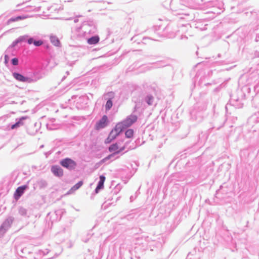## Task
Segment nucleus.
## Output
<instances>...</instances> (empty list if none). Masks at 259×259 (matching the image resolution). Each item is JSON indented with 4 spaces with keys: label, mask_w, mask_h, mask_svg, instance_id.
Segmentation results:
<instances>
[{
    "label": "nucleus",
    "mask_w": 259,
    "mask_h": 259,
    "mask_svg": "<svg viewBox=\"0 0 259 259\" xmlns=\"http://www.w3.org/2000/svg\"><path fill=\"white\" fill-rule=\"evenodd\" d=\"M122 128L120 126V124L117 123L115 127L111 131L108 137L106 139L105 143L109 144L115 140L118 136L122 132Z\"/></svg>",
    "instance_id": "obj_1"
},
{
    "label": "nucleus",
    "mask_w": 259,
    "mask_h": 259,
    "mask_svg": "<svg viewBox=\"0 0 259 259\" xmlns=\"http://www.w3.org/2000/svg\"><path fill=\"white\" fill-rule=\"evenodd\" d=\"M137 120V116L135 115H131L127 117L125 119L121 122L117 123L120 124V127L123 130L131 126L134 123H135Z\"/></svg>",
    "instance_id": "obj_2"
},
{
    "label": "nucleus",
    "mask_w": 259,
    "mask_h": 259,
    "mask_svg": "<svg viewBox=\"0 0 259 259\" xmlns=\"http://www.w3.org/2000/svg\"><path fill=\"white\" fill-rule=\"evenodd\" d=\"M60 164L64 167L69 169H74L76 165V162L68 158L62 160L60 161Z\"/></svg>",
    "instance_id": "obj_3"
},
{
    "label": "nucleus",
    "mask_w": 259,
    "mask_h": 259,
    "mask_svg": "<svg viewBox=\"0 0 259 259\" xmlns=\"http://www.w3.org/2000/svg\"><path fill=\"white\" fill-rule=\"evenodd\" d=\"M125 148V146L120 147L117 143L111 145L109 147V151L114 154H118L123 151Z\"/></svg>",
    "instance_id": "obj_4"
},
{
    "label": "nucleus",
    "mask_w": 259,
    "mask_h": 259,
    "mask_svg": "<svg viewBox=\"0 0 259 259\" xmlns=\"http://www.w3.org/2000/svg\"><path fill=\"white\" fill-rule=\"evenodd\" d=\"M28 188L27 186L24 185L17 188L14 194V197L16 200H18L23 194L25 190Z\"/></svg>",
    "instance_id": "obj_5"
},
{
    "label": "nucleus",
    "mask_w": 259,
    "mask_h": 259,
    "mask_svg": "<svg viewBox=\"0 0 259 259\" xmlns=\"http://www.w3.org/2000/svg\"><path fill=\"white\" fill-rule=\"evenodd\" d=\"M108 123V117L106 115H104L102 118L96 124L95 128L99 130L105 127Z\"/></svg>",
    "instance_id": "obj_6"
},
{
    "label": "nucleus",
    "mask_w": 259,
    "mask_h": 259,
    "mask_svg": "<svg viewBox=\"0 0 259 259\" xmlns=\"http://www.w3.org/2000/svg\"><path fill=\"white\" fill-rule=\"evenodd\" d=\"M51 171L57 177H61L63 175V170L58 165L53 166Z\"/></svg>",
    "instance_id": "obj_7"
},
{
    "label": "nucleus",
    "mask_w": 259,
    "mask_h": 259,
    "mask_svg": "<svg viewBox=\"0 0 259 259\" xmlns=\"http://www.w3.org/2000/svg\"><path fill=\"white\" fill-rule=\"evenodd\" d=\"M14 77L18 81L22 82H29L30 79L28 77H26L21 74L18 73L14 72L13 73Z\"/></svg>",
    "instance_id": "obj_8"
},
{
    "label": "nucleus",
    "mask_w": 259,
    "mask_h": 259,
    "mask_svg": "<svg viewBox=\"0 0 259 259\" xmlns=\"http://www.w3.org/2000/svg\"><path fill=\"white\" fill-rule=\"evenodd\" d=\"M105 177L104 176H100V181L98 183V186L96 188V192L97 193L99 190L103 189L104 187V183L105 181Z\"/></svg>",
    "instance_id": "obj_9"
},
{
    "label": "nucleus",
    "mask_w": 259,
    "mask_h": 259,
    "mask_svg": "<svg viewBox=\"0 0 259 259\" xmlns=\"http://www.w3.org/2000/svg\"><path fill=\"white\" fill-rule=\"evenodd\" d=\"M28 43L29 45L31 44H33L34 46L36 47L40 46L43 44V41L42 40H35L33 38H30L28 39Z\"/></svg>",
    "instance_id": "obj_10"
},
{
    "label": "nucleus",
    "mask_w": 259,
    "mask_h": 259,
    "mask_svg": "<svg viewBox=\"0 0 259 259\" xmlns=\"http://www.w3.org/2000/svg\"><path fill=\"white\" fill-rule=\"evenodd\" d=\"M99 41V37L98 36H93L88 39V43L90 45H95L97 44Z\"/></svg>",
    "instance_id": "obj_11"
},
{
    "label": "nucleus",
    "mask_w": 259,
    "mask_h": 259,
    "mask_svg": "<svg viewBox=\"0 0 259 259\" xmlns=\"http://www.w3.org/2000/svg\"><path fill=\"white\" fill-rule=\"evenodd\" d=\"M25 18H26V17L25 16H18L15 18H12L8 20L7 24L9 25L12 22L23 20Z\"/></svg>",
    "instance_id": "obj_12"
},
{
    "label": "nucleus",
    "mask_w": 259,
    "mask_h": 259,
    "mask_svg": "<svg viewBox=\"0 0 259 259\" xmlns=\"http://www.w3.org/2000/svg\"><path fill=\"white\" fill-rule=\"evenodd\" d=\"M50 40L52 44L56 47L60 46V42L58 38L55 36H52L50 37Z\"/></svg>",
    "instance_id": "obj_13"
},
{
    "label": "nucleus",
    "mask_w": 259,
    "mask_h": 259,
    "mask_svg": "<svg viewBox=\"0 0 259 259\" xmlns=\"http://www.w3.org/2000/svg\"><path fill=\"white\" fill-rule=\"evenodd\" d=\"M83 184L82 181H79L77 184H76L74 186H73L70 190V192H74L77 189H78Z\"/></svg>",
    "instance_id": "obj_14"
},
{
    "label": "nucleus",
    "mask_w": 259,
    "mask_h": 259,
    "mask_svg": "<svg viewBox=\"0 0 259 259\" xmlns=\"http://www.w3.org/2000/svg\"><path fill=\"white\" fill-rule=\"evenodd\" d=\"M134 133L133 130L128 129L125 133V137L127 138H131L133 137Z\"/></svg>",
    "instance_id": "obj_15"
},
{
    "label": "nucleus",
    "mask_w": 259,
    "mask_h": 259,
    "mask_svg": "<svg viewBox=\"0 0 259 259\" xmlns=\"http://www.w3.org/2000/svg\"><path fill=\"white\" fill-rule=\"evenodd\" d=\"M25 119V117H22L21 118H20V120L18 122H16L15 124L12 125L11 128L14 129L15 128L19 127L20 125H22L23 123L21 121V120Z\"/></svg>",
    "instance_id": "obj_16"
},
{
    "label": "nucleus",
    "mask_w": 259,
    "mask_h": 259,
    "mask_svg": "<svg viewBox=\"0 0 259 259\" xmlns=\"http://www.w3.org/2000/svg\"><path fill=\"white\" fill-rule=\"evenodd\" d=\"M112 106V102L111 100H109L107 101L106 104V110H109Z\"/></svg>",
    "instance_id": "obj_17"
},
{
    "label": "nucleus",
    "mask_w": 259,
    "mask_h": 259,
    "mask_svg": "<svg viewBox=\"0 0 259 259\" xmlns=\"http://www.w3.org/2000/svg\"><path fill=\"white\" fill-rule=\"evenodd\" d=\"M12 63L13 65H17L18 64V59L16 58H13L12 60Z\"/></svg>",
    "instance_id": "obj_18"
},
{
    "label": "nucleus",
    "mask_w": 259,
    "mask_h": 259,
    "mask_svg": "<svg viewBox=\"0 0 259 259\" xmlns=\"http://www.w3.org/2000/svg\"><path fill=\"white\" fill-rule=\"evenodd\" d=\"M153 100V98L152 96L148 97L147 103L149 105H151L152 104V103Z\"/></svg>",
    "instance_id": "obj_19"
},
{
    "label": "nucleus",
    "mask_w": 259,
    "mask_h": 259,
    "mask_svg": "<svg viewBox=\"0 0 259 259\" xmlns=\"http://www.w3.org/2000/svg\"><path fill=\"white\" fill-rule=\"evenodd\" d=\"M9 61V56L7 55L5 56V63L7 64Z\"/></svg>",
    "instance_id": "obj_20"
}]
</instances>
